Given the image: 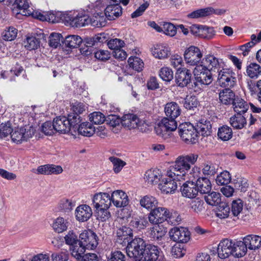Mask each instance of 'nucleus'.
<instances>
[{
  "label": "nucleus",
  "mask_w": 261,
  "mask_h": 261,
  "mask_svg": "<svg viewBox=\"0 0 261 261\" xmlns=\"http://www.w3.org/2000/svg\"><path fill=\"white\" fill-rule=\"evenodd\" d=\"M198 155L190 154L177 158L173 166H170L167 171V176L173 177L174 179H185L187 173L190 171L191 165L196 162Z\"/></svg>",
  "instance_id": "nucleus-1"
},
{
  "label": "nucleus",
  "mask_w": 261,
  "mask_h": 261,
  "mask_svg": "<svg viewBox=\"0 0 261 261\" xmlns=\"http://www.w3.org/2000/svg\"><path fill=\"white\" fill-rule=\"evenodd\" d=\"M98 244L96 234L90 230H85L79 235V246L75 245L72 249V253H85L86 249L94 250Z\"/></svg>",
  "instance_id": "nucleus-2"
},
{
  "label": "nucleus",
  "mask_w": 261,
  "mask_h": 261,
  "mask_svg": "<svg viewBox=\"0 0 261 261\" xmlns=\"http://www.w3.org/2000/svg\"><path fill=\"white\" fill-rule=\"evenodd\" d=\"M145 242L143 239L135 238L126 246L125 249L127 256L140 261L143 250L145 248Z\"/></svg>",
  "instance_id": "nucleus-3"
},
{
  "label": "nucleus",
  "mask_w": 261,
  "mask_h": 261,
  "mask_svg": "<svg viewBox=\"0 0 261 261\" xmlns=\"http://www.w3.org/2000/svg\"><path fill=\"white\" fill-rule=\"evenodd\" d=\"M193 73L195 80L194 82L195 87L200 86L199 88H203L204 86L211 84L213 80L211 72L205 69L201 66H196L193 70Z\"/></svg>",
  "instance_id": "nucleus-4"
},
{
  "label": "nucleus",
  "mask_w": 261,
  "mask_h": 261,
  "mask_svg": "<svg viewBox=\"0 0 261 261\" xmlns=\"http://www.w3.org/2000/svg\"><path fill=\"white\" fill-rule=\"evenodd\" d=\"M178 133L182 140L187 144H195L198 142L197 130L190 123L180 124Z\"/></svg>",
  "instance_id": "nucleus-5"
},
{
  "label": "nucleus",
  "mask_w": 261,
  "mask_h": 261,
  "mask_svg": "<svg viewBox=\"0 0 261 261\" xmlns=\"http://www.w3.org/2000/svg\"><path fill=\"white\" fill-rule=\"evenodd\" d=\"M236 82V74L232 70L223 68L218 72L217 82L221 87L231 89Z\"/></svg>",
  "instance_id": "nucleus-6"
},
{
  "label": "nucleus",
  "mask_w": 261,
  "mask_h": 261,
  "mask_svg": "<svg viewBox=\"0 0 261 261\" xmlns=\"http://www.w3.org/2000/svg\"><path fill=\"white\" fill-rule=\"evenodd\" d=\"M122 125L129 129L136 128L144 125L149 126L150 124L147 119L138 117L134 114H126L121 118Z\"/></svg>",
  "instance_id": "nucleus-7"
},
{
  "label": "nucleus",
  "mask_w": 261,
  "mask_h": 261,
  "mask_svg": "<svg viewBox=\"0 0 261 261\" xmlns=\"http://www.w3.org/2000/svg\"><path fill=\"white\" fill-rule=\"evenodd\" d=\"M175 118L165 117L163 118L154 127L156 134L162 137H164L169 132L175 130L177 127Z\"/></svg>",
  "instance_id": "nucleus-8"
},
{
  "label": "nucleus",
  "mask_w": 261,
  "mask_h": 261,
  "mask_svg": "<svg viewBox=\"0 0 261 261\" xmlns=\"http://www.w3.org/2000/svg\"><path fill=\"white\" fill-rule=\"evenodd\" d=\"M35 129L32 126L17 128L12 130L11 138L13 142L20 144L31 138L35 133Z\"/></svg>",
  "instance_id": "nucleus-9"
},
{
  "label": "nucleus",
  "mask_w": 261,
  "mask_h": 261,
  "mask_svg": "<svg viewBox=\"0 0 261 261\" xmlns=\"http://www.w3.org/2000/svg\"><path fill=\"white\" fill-rule=\"evenodd\" d=\"M202 57V54L199 48L191 46L185 51L184 58L186 62L191 66H198Z\"/></svg>",
  "instance_id": "nucleus-10"
},
{
  "label": "nucleus",
  "mask_w": 261,
  "mask_h": 261,
  "mask_svg": "<svg viewBox=\"0 0 261 261\" xmlns=\"http://www.w3.org/2000/svg\"><path fill=\"white\" fill-rule=\"evenodd\" d=\"M168 215V210L165 207H159L153 209L148 216V220L152 224H162Z\"/></svg>",
  "instance_id": "nucleus-11"
},
{
  "label": "nucleus",
  "mask_w": 261,
  "mask_h": 261,
  "mask_svg": "<svg viewBox=\"0 0 261 261\" xmlns=\"http://www.w3.org/2000/svg\"><path fill=\"white\" fill-rule=\"evenodd\" d=\"M169 233L170 239L174 242L184 243L190 239V233L185 227H173L170 229Z\"/></svg>",
  "instance_id": "nucleus-12"
},
{
  "label": "nucleus",
  "mask_w": 261,
  "mask_h": 261,
  "mask_svg": "<svg viewBox=\"0 0 261 261\" xmlns=\"http://www.w3.org/2000/svg\"><path fill=\"white\" fill-rule=\"evenodd\" d=\"M234 243L228 239L222 240L219 243L217 247L218 256L222 259L228 257L230 255H233V250Z\"/></svg>",
  "instance_id": "nucleus-13"
},
{
  "label": "nucleus",
  "mask_w": 261,
  "mask_h": 261,
  "mask_svg": "<svg viewBox=\"0 0 261 261\" xmlns=\"http://www.w3.org/2000/svg\"><path fill=\"white\" fill-rule=\"evenodd\" d=\"M190 32L194 35L206 39H211L215 35L214 28L206 25L193 24L190 27Z\"/></svg>",
  "instance_id": "nucleus-14"
},
{
  "label": "nucleus",
  "mask_w": 261,
  "mask_h": 261,
  "mask_svg": "<svg viewBox=\"0 0 261 261\" xmlns=\"http://www.w3.org/2000/svg\"><path fill=\"white\" fill-rule=\"evenodd\" d=\"M166 177L163 178L159 185V188L162 193L171 194L174 193L177 188L176 181L180 180L174 179L173 177H169L166 174Z\"/></svg>",
  "instance_id": "nucleus-15"
},
{
  "label": "nucleus",
  "mask_w": 261,
  "mask_h": 261,
  "mask_svg": "<svg viewBox=\"0 0 261 261\" xmlns=\"http://www.w3.org/2000/svg\"><path fill=\"white\" fill-rule=\"evenodd\" d=\"M92 202L95 208H109L111 204V197L107 193H98L93 196Z\"/></svg>",
  "instance_id": "nucleus-16"
},
{
  "label": "nucleus",
  "mask_w": 261,
  "mask_h": 261,
  "mask_svg": "<svg viewBox=\"0 0 261 261\" xmlns=\"http://www.w3.org/2000/svg\"><path fill=\"white\" fill-rule=\"evenodd\" d=\"M159 253L157 246L152 244H145V248L143 250L140 261H156Z\"/></svg>",
  "instance_id": "nucleus-17"
},
{
  "label": "nucleus",
  "mask_w": 261,
  "mask_h": 261,
  "mask_svg": "<svg viewBox=\"0 0 261 261\" xmlns=\"http://www.w3.org/2000/svg\"><path fill=\"white\" fill-rule=\"evenodd\" d=\"M191 71L187 68L178 69L175 73V82L178 86L184 87L187 86L191 80Z\"/></svg>",
  "instance_id": "nucleus-18"
},
{
  "label": "nucleus",
  "mask_w": 261,
  "mask_h": 261,
  "mask_svg": "<svg viewBox=\"0 0 261 261\" xmlns=\"http://www.w3.org/2000/svg\"><path fill=\"white\" fill-rule=\"evenodd\" d=\"M13 11H16L17 14L23 16H31L33 8H31L28 0H15L13 3Z\"/></svg>",
  "instance_id": "nucleus-19"
},
{
  "label": "nucleus",
  "mask_w": 261,
  "mask_h": 261,
  "mask_svg": "<svg viewBox=\"0 0 261 261\" xmlns=\"http://www.w3.org/2000/svg\"><path fill=\"white\" fill-rule=\"evenodd\" d=\"M92 215V211L90 206L87 204H81L75 210L76 219L79 222L87 221Z\"/></svg>",
  "instance_id": "nucleus-20"
},
{
  "label": "nucleus",
  "mask_w": 261,
  "mask_h": 261,
  "mask_svg": "<svg viewBox=\"0 0 261 261\" xmlns=\"http://www.w3.org/2000/svg\"><path fill=\"white\" fill-rule=\"evenodd\" d=\"M132 229L127 227L123 226L117 230L116 242L122 245H127L133 239Z\"/></svg>",
  "instance_id": "nucleus-21"
},
{
  "label": "nucleus",
  "mask_w": 261,
  "mask_h": 261,
  "mask_svg": "<svg viewBox=\"0 0 261 261\" xmlns=\"http://www.w3.org/2000/svg\"><path fill=\"white\" fill-rule=\"evenodd\" d=\"M111 200L117 207H124L129 203L127 194L122 190L114 191L112 194Z\"/></svg>",
  "instance_id": "nucleus-22"
},
{
  "label": "nucleus",
  "mask_w": 261,
  "mask_h": 261,
  "mask_svg": "<svg viewBox=\"0 0 261 261\" xmlns=\"http://www.w3.org/2000/svg\"><path fill=\"white\" fill-rule=\"evenodd\" d=\"M54 124L56 132L62 134H71L69 121L66 117L59 116L56 117L54 120Z\"/></svg>",
  "instance_id": "nucleus-23"
},
{
  "label": "nucleus",
  "mask_w": 261,
  "mask_h": 261,
  "mask_svg": "<svg viewBox=\"0 0 261 261\" xmlns=\"http://www.w3.org/2000/svg\"><path fill=\"white\" fill-rule=\"evenodd\" d=\"M122 9L120 4H111L105 10L106 17L110 20L117 19L122 15Z\"/></svg>",
  "instance_id": "nucleus-24"
},
{
  "label": "nucleus",
  "mask_w": 261,
  "mask_h": 261,
  "mask_svg": "<svg viewBox=\"0 0 261 261\" xmlns=\"http://www.w3.org/2000/svg\"><path fill=\"white\" fill-rule=\"evenodd\" d=\"M63 172L61 166L54 164H46L39 166L37 173L44 175L59 174Z\"/></svg>",
  "instance_id": "nucleus-25"
},
{
  "label": "nucleus",
  "mask_w": 261,
  "mask_h": 261,
  "mask_svg": "<svg viewBox=\"0 0 261 261\" xmlns=\"http://www.w3.org/2000/svg\"><path fill=\"white\" fill-rule=\"evenodd\" d=\"M197 188L195 182L187 181L181 188L182 195L189 198H195L198 193V190L197 189Z\"/></svg>",
  "instance_id": "nucleus-26"
},
{
  "label": "nucleus",
  "mask_w": 261,
  "mask_h": 261,
  "mask_svg": "<svg viewBox=\"0 0 261 261\" xmlns=\"http://www.w3.org/2000/svg\"><path fill=\"white\" fill-rule=\"evenodd\" d=\"M152 54L155 58L164 59L170 55V50L168 46L163 44H156L152 48Z\"/></svg>",
  "instance_id": "nucleus-27"
},
{
  "label": "nucleus",
  "mask_w": 261,
  "mask_h": 261,
  "mask_svg": "<svg viewBox=\"0 0 261 261\" xmlns=\"http://www.w3.org/2000/svg\"><path fill=\"white\" fill-rule=\"evenodd\" d=\"M149 230V237L154 240H159L164 237L167 231V229L163 224H154Z\"/></svg>",
  "instance_id": "nucleus-28"
},
{
  "label": "nucleus",
  "mask_w": 261,
  "mask_h": 261,
  "mask_svg": "<svg viewBox=\"0 0 261 261\" xmlns=\"http://www.w3.org/2000/svg\"><path fill=\"white\" fill-rule=\"evenodd\" d=\"M198 192L201 194H208L212 189V184L210 180L206 177H199L195 183Z\"/></svg>",
  "instance_id": "nucleus-29"
},
{
  "label": "nucleus",
  "mask_w": 261,
  "mask_h": 261,
  "mask_svg": "<svg viewBox=\"0 0 261 261\" xmlns=\"http://www.w3.org/2000/svg\"><path fill=\"white\" fill-rule=\"evenodd\" d=\"M237 96L229 88H225L219 92L220 101L224 105H232Z\"/></svg>",
  "instance_id": "nucleus-30"
},
{
  "label": "nucleus",
  "mask_w": 261,
  "mask_h": 261,
  "mask_svg": "<svg viewBox=\"0 0 261 261\" xmlns=\"http://www.w3.org/2000/svg\"><path fill=\"white\" fill-rule=\"evenodd\" d=\"M162 178L161 171L159 169L149 170L145 172L144 179L148 184L154 185Z\"/></svg>",
  "instance_id": "nucleus-31"
},
{
  "label": "nucleus",
  "mask_w": 261,
  "mask_h": 261,
  "mask_svg": "<svg viewBox=\"0 0 261 261\" xmlns=\"http://www.w3.org/2000/svg\"><path fill=\"white\" fill-rule=\"evenodd\" d=\"M201 66L205 69L208 70L210 71L214 68H217L219 66L218 59L213 55H207L203 58L201 62Z\"/></svg>",
  "instance_id": "nucleus-32"
},
{
  "label": "nucleus",
  "mask_w": 261,
  "mask_h": 261,
  "mask_svg": "<svg viewBox=\"0 0 261 261\" xmlns=\"http://www.w3.org/2000/svg\"><path fill=\"white\" fill-rule=\"evenodd\" d=\"M243 240L250 250H256L261 247V237L249 234L243 238Z\"/></svg>",
  "instance_id": "nucleus-33"
},
{
  "label": "nucleus",
  "mask_w": 261,
  "mask_h": 261,
  "mask_svg": "<svg viewBox=\"0 0 261 261\" xmlns=\"http://www.w3.org/2000/svg\"><path fill=\"white\" fill-rule=\"evenodd\" d=\"M67 119L69 121V125L71 130V134L75 136L76 133V129L78 126L82 123V118L76 113H71L68 115Z\"/></svg>",
  "instance_id": "nucleus-34"
},
{
  "label": "nucleus",
  "mask_w": 261,
  "mask_h": 261,
  "mask_svg": "<svg viewBox=\"0 0 261 261\" xmlns=\"http://www.w3.org/2000/svg\"><path fill=\"white\" fill-rule=\"evenodd\" d=\"M165 112L168 117L175 119L180 115L181 110L177 103L171 102L165 105Z\"/></svg>",
  "instance_id": "nucleus-35"
},
{
  "label": "nucleus",
  "mask_w": 261,
  "mask_h": 261,
  "mask_svg": "<svg viewBox=\"0 0 261 261\" xmlns=\"http://www.w3.org/2000/svg\"><path fill=\"white\" fill-rule=\"evenodd\" d=\"M108 41L107 34L105 33L98 34L92 37H86L84 40L86 46L92 47L98 43H104Z\"/></svg>",
  "instance_id": "nucleus-36"
},
{
  "label": "nucleus",
  "mask_w": 261,
  "mask_h": 261,
  "mask_svg": "<svg viewBox=\"0 0 261 261\" xmlns=\"http://www.w3.org/2000/svg\"><path fill=\"white\" fill-rule=\"evenodd\" d=\"M196 129L198 134H201L203 136H208L212 133V125L211 122L204 119H201L197 124Z\"/></svg>",
  "instance_id": "nucleus-37"
},
{
  "label": "nucleus",
  "mask_w": 261,
  "mask_h": 261,
  "mask_svg": "<svg viewBox=\"0 0 261 261\" xmlns=\"http://www.w3.org/2000/svg\"><path fill=\"white\" fill-rule=\"evenodd\" d=\"M231 126L237 129H241L247 124L246 119L244 115L236 114L229 118Z\"/></svg>",
  "instance_id": "nucleus-38"
},
{
  "label": "nucleus",
  "mask_w": 261,
  "mask_h": 261,
  "mask_svg": "<svg viewBox=\"0 0 261 261\" xmlns=\"http://www.w3.org/2000/svg\"><path fill=\"white\" fill-rule=\"evenodd\" d=\"M232 105L234 111L237 114L244 115L247 112L249 108L247 103L238 96H237L234 99V101Z\"/></svg>",
  "instance_id": "nucleus-39"
},
{
  "label": "nucleus",
  "mask_w": 261,
  "mask_h": 261,
  "mask_svg": "<svg viewBox=\"0 0 261 261\" xmlns=\"http://www.w3.org/2000/svg\"><path fill=\"white\" fill-rule=\"evenodd\" d=\"M243 202L240 199L232 201L231 207V215L232 218L234 217L233 219L234 221L239 219V216L243 211Z\"/></svg>",
  "instance_id": "nucleus-40"
},
{
  "label": "nucleus",
  "mask_w": 261,
  "mask_h": 261,
  "mask_svg": "<svg viewBox=\"0 0 261 261\" xmlns=\"http://www.w3.org/2000/svg\"><path fill=\"white\" fill-rule=\"evenodd\" d=\"M76 132L84 136L90 137L94 134L95 128L88 122H82L76 129Z\"/></svg>",
  "instance_id": "nucleus-41"
},
{
  "label": "nucleus",
  "mask_w": 261,
  "mask_h": 261,
  "mask_svg": "<svg viewBox=\"0 0 261 261\" xmlns=\"http://www.w3.org/2000/svg\"><path fill=\"white\" fill-rule=\"evenodd\" d=\"M68 226V221L62 217L57 218L52 224L53 229L58 233H61L66 230Z\"/></svg>",
  "instance_id": "nucleus-42"
},
{
  "label": "nucleus",
  "mask_w": 261,
  "mask_h": 261,
  "mask_svg": "<svg viewBox=\"0 0 261 261\" xmlns=\"http://www.w3.org/2000/svg\"><path fill=\"white\" fill-rule=\"evenodd\" d=\"M248 246L243 241H237L234 243L233 250V255L237 257H241L245 255L247 252Z\"/></svg>",
  "instance_id": "nucleus-43"
},
{
  "label": "nucleus",
  "mask_w": 261,
  "mask_h": 261,
  "mask_svg": "<svg viewBox=\"0 0 261 261\" xmlns=\"http://www.w3.org/2000/svg\"><path fill=\"white\" fill-rule=\"evenodd\" d=\"M216 216L220 219H225L229 217L232 218L230 208L226 202H222L218 206Z\"/></svg>",
  "instance_id": "nucleus-44"
},
{
  "label": "nucleus",
  "mask_w": 261,
  "mask_h": 261,
  "mask_svg": "<svg viewBox=\"0 0 261 261\" xmlns=\"http://www.w3.org/2000/svg\"><path fill=\"white\" fill-rule=\"evenodd\" d=\"M204 199L207 204L213 206H218L222 202L221 194L216 192L207 194L204 196Z\"/></svg>",
  "instance_id": "nucleus-45"
},
{
  "label": "nucleus",
  "mask_w": 261,
  "mask_h": 261,
  "mask_svg": "<svg viewBox=\"0 0 261 261\" xmlns=\"http://www.w3.org/2000/svg\"><path fill=\"white\" fill-rule=\"evenodd\" d=\"M70 24L73 27L80 28L88 24L90 20L88 17L84 15H77L76 16L70 19Z\"/></svg>",
  "instance_id": "nucleus-46"
},
{
  "label": "nucleus",
  "mask_w": 261,
  "mask_h": 261,
  "mask_svg": "<svg viewBox=\"0 0 261 261\" xmlns=\"http://www.w3.org/2000/svg\"><path fill=\"white\" fill-rule=\"evenodd\" d=\"M82 41V39L79 36L69 35L66 37L64 43L66 47L69 48H76Z\"/></svg>",
  "instance_id": "nucleus-47"
},
{
  "label": "nucleus",
  "mask_w": 261,
  "mask_h": 261,
  "mask_svg": "<svg viewBox=\"0 0 261 261\" xmlns=\"http://www.w3.org/2000/svg\"><path fill=\"white\" fill-rule=\"evenodd\" d=\"M72 256L78 260L82 261H99L97 254L95 253H72Z\"/></svg>",
  "instance_id": "nucleus-48"
},
{
  "label": "nucleus",
  "mask_w": 261,
  "mask_h": 261,
  "mask_svg": "<svg viewBox=\"0 0 261 261\" xmlns=\"http://www.w3.org/2000/svg\"><path fill=\"white\" fill-rule=\"evenodd\" d=\"M140 203L141 206L147 210H150L155 206L158 203V201L155 197L146 195L140 199Z\"/></svg>",
  "instance_id": "nucleus-49"
},
{
  "label": "nucleus",
  "mask_w": 261,
  "mask_h": 261,
  "mask_svg": "<svg viewBox=\"0 0 261 261\" xmlns=\"http://www.w3.org/2000/svg\"><path fill=\"white\" fill-rule=\"evenodd\" d=\"M31 12V16L41 21H51L54 22V19L55 18L54 14L50 13L35 11L33 9V12Z\"/></svg>",
  "instance_id": "nucleus-50"
},
{
  "label": "nucleus",
  "mask_w": 261,
  "mask_h": 261,
  "mask_svg": "<svg viewBox=\"0 0 261 261\" xmlns=\"http://www.w3.org/2000/svg\"><path fill=\"white\" fill-rule=\"evenodd\" d=\"M218 136L223 141H228L232 137L231 128L227 125H223L219 128Z\"/></svg>",
  "instance_id": "nucleus-51"
},
{
  "label": "nucleus",
  "mask_w": 261,
  "mask_h": 261,
  "mask_svg": "<svg viewBox=\"0 0 261 261\" xmlns=\"http://www.w3.org/2000/svg\"><path fill=\"white\" fill-rule=\"evenodd\" d=\"M24 47L28 50H31L37 49L40 45V41L34 36H28L23 41Z\"/></svg>",
  "instance_id": "nucleus-52"
},
{
  "label": "nucleus",
  "mask_w": 261,
  "mask_h": 261,
  "mask_svg": "<svg viewBox=\"0 0 261 261\" xmlns=\"http://www.w3.org/2000/svg\"><path fill=\"white\" fill-rule=\"evenodd\" d=\"M247 75L251 78H257L261 74V67L256 63H251L247 68Z\"/></svg>",
  "instance_id": "nucleus-53"
},
{
  "label": "nucleus",
  "mask_w": 261,
  "mask_h": 261,
  "mask_svg": "<svg viewBox=\"0 0 261 261\" xmlns=\"http://www.w3.org/2000/svg\"><path fill=\"white\" fill-rule=\"evenodd\" d=\"M130 223L134 227L138 229H144L148 224L147 218L143 216L134 218L131 221Z\"/></svg>",
  "instance_id": "nucleus-54"
},
{
  "label": "nucleus",
  "mask_w": 261,
  "mask_h": 261,
  "mask_svg": "<svg viewBox=\"0 0 261 261\" xmlns=\"http://www.w3.org/2000/svg\"><path fill=\"white\" fill-rule=\"evenodd\" d=\"M128 63L130 67L137 71H141L144 67V63L142 60L136 57L129 58Z\"/></svg>",
  "instance_id": "nucleus-55"
},
{
  "label": "nucleus",
  "mask_w": 261,
  "mask_h": 261,
  "mask_svg": "<svg viewBox=\"0 0 261 261\" xmlns=\"http://www.w3.org/2000/svg\"><path fill=\"white\" fill-rule=\"evenodd\" d=\"M64 239L66 244L72 246L71 250L75 245L79 246V238L73 231H69Z\"/></svg>",
  "instance_id": "nucleus-56"
},
{
  "label": "nucleus",
  "mask_w": 261,
  "mask_h": 261,
  "mask_svg": "<svg viewBox=\"0 0 261 261\" xmlns=\"http://www.w3.org/2000/svg\"><path fill=\"white\" fill-rule=\"evenodd\" d=\"M17 34V30L14 27H9L2 33V37L5 41L14 40Z\"/></svg>",
  "instance_id": "nucleus-57"
},
{
  "label": "nucleus",
  "mask_w": 261,
  "mask_h": 261,
  "mask_svg": "<svg viewBox=\"0 0 261 261\" xmlns=\"http://www.w3.org/2000/svg\"><path fill=\"white\" fill-rule=\"evenodd\" d=\"M159 76L163 81L170 82L173 79V72L171 68L164 67L160 70Z\"/></svg>",
  "instance_id": "nucleus-58"
},
{
  "label": "nucleus",
  "mask_w": 261,
  "mask_h": 261,
  "mask_svg": "<svg viewBox=\"0 0 261 261\" xmlns=\"http://www.w3.org/2000/svg\"><path fill=\"white\" fill-rule=\"evenodd\" d=\"M199 102L195 96H187L184 100V106L188 110L196 108Z\"/></svg>",
  "instance_id": "nucleus-59"
},
{
  "label": "nucleus",
  "mask_w": 261,
  "mask_h": 261,
  "mask_svg": "<svg viewBox=\"0 0 261 261\" xmlns=\"http://www.w3.org/2000/svg\"><path fill=\"white\" fill-rule=\"evenodd\" d=\"M109 160L113 165V170L116 173H119L126 165V163L124 161L115 156L110 157Z\"/></svg>",
  "instance_id": "nucleus-60"
},
{
  "label": "nucleus",
  "mask_w": 261,
  "mask_h": 261,
  "mask_svg": "<svg viewBox=\"0 0 261 261\" xmlns=\"http://www.w3.org/2000/svg\"><path fill=\"white\" fill-rule=\"evenodd\" d=\"M231 180V176L227 171L221 172L217 176L216 181L219 185H226L228 184Z\"/></svg>",
  "instance_id": "nucleus-61"
},
{
  "label": "nucleus",
  "mask_w": 261,
  "mask_h": 261,
  "mask_svg": "<svg viewBox=\"0 0 261 261\" xmlns=\"http://www.w3.org/2000/svg\"><path fill=\"white\" fill-rule=\"evenodd\" d=\"M89 119L91 122L95 124H100L105 121V115L100 112H94L89 115Z\"/></svg>",
  "instance_id": "nucleus-62"
},
{
  "label": "nucleus",
  "mask_w": 261,
  "mask_h": 261,
  "mask_svg": "<svg viewBox=\"0 0 261 261\" xmlns=\"http://www.w3.org/2000/svg\"><path fill=\"white\" fill-rule=\"evenodd\" d=\"M204 204L203 201L198 198L191 201L190 207L194 212L199 213L204 210Z\"/></svg>",
  "instance_id": "nucleus-63"
},
{
  "label": "nucleus",
  "mask_w": 261,
  "mask_h": 261,
  "mask_svg": "<svg viewBox=\"0 0 261 261\" xmlns=\"http://www.w3.org/2000/svg\"><path fill=\"white\" fill-rule=\"evenodd\" d=\"M109 208H95L97 214V218L101 222L106 221L111 217V214L108 210Z\"/></svg>",
  "instance_id": "nucleus-64"
}]
</instances>
